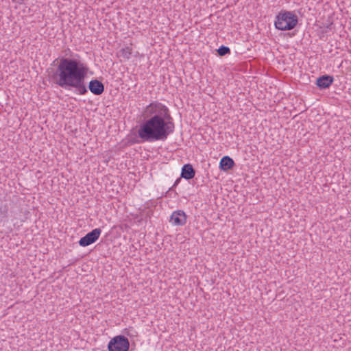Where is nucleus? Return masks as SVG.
<instances>
[{"label": "nucleus", "instance_id": "obj_1", "mask_svg": "<svg viewBox=\"0 0 351 351\" xmlns=\"http://www.w3.org/2000/svg\"><path fill=\"white\" fill-rule=\"evenodd\" d=\"M144 121L139 125L136 143L165 141L175 130V123L167 106L154 101L142 111Z\"/></svg>", "mask_w": 351, "mask_h": 351}, {"label": "nucleus", "instance_id": "obj_2", "mask_svg": "<svg viewBox=\"0 0 351 351\" xmlns=\"http://www.w3.org/2000/svg\"><path fill=\"white\" fill-rule=\"evenodd\" d=\"M87 65L75 58H62L53 75L56 84L64 89L75 88L77 95H85L88 89L84 84Z\"/></svg>", "mask_w": 351, "mask_h": 351}, {"label": "nucleus", "instance_id": "obj_3", "mask_svg": "<svg viewBox=\"0 0 351 351\" xmlns=\"http://www.w3.org/2000/svg\"><path fill=\"white\" fill-rule=\"evenodd\" d=\"M298 23V17L294 12L281 10L276 16L274 25L279 30L287 31L295 28Z\"/></svg>", "mask_w": 351, "mask_h": 351}, {"label": "nucleus", "instance_id": "obj_4", "mask_svg": "<svg viewBox=\"0 0 351 351\" xmlns=\"http://www.w3.org/2000/svg\"><path fill=\"white\" fill-rule=\"evenodd\" d=\"M129 348V340L123 335L115 336L108 344V351H128Z\"/></svg>", "mask_w": 351, "mask_h": 351}, {"label": "nucleus", "instance_id": "obj_5", "mask_svg": "<svg viewBox=\"0 0 351 351\" xmlns=\"http://www.w3.org/2000/svg\"><path fill=\"white\" fill-rule=\"evenodd\" d=\"M101 230L100 228H95L79 241V245L82 247H86L95 243L99 237Z\"/></svg>", "mask_w": 351, "mask_h": 351}, {"label": "nucleus", "instance_id": "obj_6", "mask_svg": "<svg viewBox=\"0 0 351 351\" xmlns=\"http://www.w3.org/2000/svg\"><path fill=\"white\" fill-rule=\"evenodd\" d=\"M170 221L174 226H183L186 222V215L183 210H176L171 214Z\"/></svg>", "mask_w": 351, "mask_h": 351}, {"label": "nucleus", "instance_id": "obj_7", "mask_svg": "<svg viewBox=\"0 0 351 351\" xmlns=\"http://www.w3.org/2000/svg\"><path fill=\"white\" fill-rule=\"evenodd\" d=\"M88 88L93 94L100 95L104 91V85L98 80H92L89 82Z\"/></svg>", "mask_w": 351, "mask_h": 351}, {"label": "nucleus", "instance_id": "obj_8", "mask_svg": "<svg viewBox=\"0 0 351 351\" xmlns=\"http://www.w3.org/2000/svg\"><path fill=\"white\" fill-rule=\"evenodd\" d=\"M334 77L331 75H324L317 79L316 85L320 89L329 88L333 83Z\"/></svg>", "mask_w": 351, "mask_h": 351}, {"label": "nucleus", "instance_id": "obj_9", "mask_svg": "<svg viewBox=\"0 0 351 351\" xmlns=\"http://www.w3.org/2000/svg\"><path fill=\"white\" fill-rule=\"evenodd\" d=\"M195 171L191 164L184 165L182 168L181 178L186 180H191L194 178Z\"/></svg>", "mask_w": 351, "mask_h": 351}, {"label": "nucleus", "instance_id": "obj_10", "mask_svg": "<svg viewBox=\"0 0 351 351\" xmlns=\"http://www.w3.org/2000/svg\"><path fill=\"white\" fill-rule=\"evenodd\" d=\"M234 165V162L233 159L228 156L222 157L219 162V169L224 171L231 169Z\"/></svg>", "mask_w": 351, "mask_h": 351}, {"label": "nucleus", "instance_id": "obj_11", "mask_svg": "<svg viewBox=\"0 0 351 351\" xmlns=\"http://www.w3.org/2000/svg\"><path fill=\"white\" fill-rule=\"evenodd\" d=\"M132 51V49L131 47H125L118 51L117 56L124 60H129L131 58Z\"/></svg>", "mask_w": 351, "mask_h": 351}, {"label": "nucleus", "instance_id": "obj_12", "mask_svg": "<svg viewBox=\"0 0 351 351\" xmlns=\"http://www.w3.org/2000/svg\"><path fill=\"white\" fill-rule=\"evenodd\" d=\"M217 53L220 56L230 53V49L228 47L221 45L218 49Z\"/></svg>", "mask_w": 351, "mask_h": 351}, {"label": "nucleus", "instance_id": "obj_13", "mask_svg": "<svg viewBox=\"0 0 351 351\" xmlns=\"http://www.w3.org/2000/svg\"><path fill=\"white\" fill-rule=\"evenodd\" d=\"M180 182V178H178V179L176 180L175 183L173 184V187H176V186L178 184V183H179Z\"/></svg>", "mask_w": 351, "mask_h": 351}, {"label": "nucleus", "instance_id": "obj_14", "mask_svg": "<svg viewBox=\"0 0 351 351\" xmlns=\"http://www.w3.org/2000/svg\"><path fill=\"white\" fill-rule=\"evenodd\" d=\"M14 2L21 4L23 2V0H12Z\"/></svg>", "mask_w": 351, "mask_h": 351}]
</instances>
